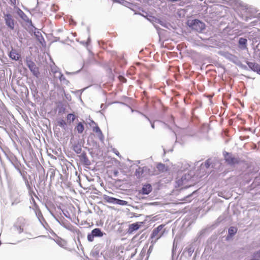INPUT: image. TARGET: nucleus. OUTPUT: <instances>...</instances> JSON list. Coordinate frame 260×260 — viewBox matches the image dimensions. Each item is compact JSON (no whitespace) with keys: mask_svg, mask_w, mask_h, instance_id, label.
Masks as SVG:
<instances>
[{"mask_svg":"<svg viewBox=\"0 0 260 260\" xmlns=\"http://www.w3.org/2000/svg\"><path fill=\"white\" fill-rule=\"evenodd\" d=\"M187 25L192 29L198 32H201L205 28V24L204 23L198 19H194L190 21H188Z\"/></svg>","mask_w":260,"mask_h":260,"instance_id":"f257e3e1","label":"nucleus"},{"mask_svg":"<svg viewBox=\"0 0 260 260\" xmlns=\"http://www.w3.org/2000/svg\"><path fill=\"white\" fill-rule=\"evenodd\" d=\"M247 65L252 70L257 72V73L260 72V66L258 63L249 62L247 63Z\"/></svg>","mask_w":260,"mask_h":260,"instance_id":"6e6552de","label":"nucleus"},{"mask_svg":"<svg viewBox=\"0 0 260 260\" xmlns=\"http://www.w3.org/2000/svg\"><path fill=\"white\" fill-rule=\"evenodd\" d=\"M164 227V225L160 224L157 228L154 229L151 235V238H156V240L159 239L164 234V233H160V231L162 230Z\"/></svg>","mask_w":260,"mask_h":260,"instance_id":"20e7f679","label":"nucleus"},{"mask_svg":"<svg viewBox=\"0 0 260 260\" xmlns=\"http://www.w3.org/2000/svg\"><path fill=\"white\" fill-rule=\"evenodd\" d=\"M140 228V225L137 223H135L129 225V230L133 232L138 230Z\"/></svg>","mask_w":260,"mask_h":260,"instance_id":"2eb2a0df","label":"nucleus"},{"mask_svg":"<svg viewBox=\"0 0 260 260\" xmlns=\"http://www.w3.org/2000/svg\"><path fill=\"white\" fill-rule=\"evenodd\" d=\"M103 198L105 202L109 203L115 204V202L116 201L115 198L109 197L106 194L103 195Z\"/></svg>","mask_w":260,"mask_h":260,"instance_id":"9d476101","label":"nucleus"},{"mask_svg":"<svg viewBox=\"0 0 260 260\" xmlns=\"http://www.w3.org/2000/svg\"><path fill=\"white\" fill-rule=\"evenodd\" d=\"M144 173L143 169L139 167L135 172V175L137 176V178H140L142 176V175Z\"/></svg>","mask_w":260,"mask_h":260,"instance_id":"4468645a","label":"nucleus"},{"mask_svg":"<svg viewBox=\"0 0 260 260\" xmlns=\"http://www.w3.org/2000/svg\"><path fill=\"white\" fill-rule=\"evenodd\" d=\"M237 232V229L235 227L231 226L229 229V235L231 236L234 235Z\"/></svg>","mask_w":260,"mask_h":260,"instance_id":"dca6fc26","label":"nucleus"},{"mask_svg":"<svg viewBox=\"0 0 260 260\" xmlns=\"http://www.w3.org/2000/svg\"><path fill=\"white\" fill-rule=\"evenodd\" d=\"M26 64L32 74L35 77H38L40 75V72L39 68L37 67L36 64L31 60L27 61Z\"/></svg>","mask_w":260,"mask_h":260,"instance_id":"39448f33","label":"nucleus"},{"mask_svg":"<svg viewBox=\"0 0 260 260\" xmlns=\"http://www.w3.org/2000/svg\"><path fill=\"white\" fill-rule=\"evenodd\" d=\"M76 118V117L74 114L70 113L67 115V119L68 120H70V122H73L75 120Z\"/></svg>","mask_w":260,"mask_h":260,"instance_id":"a211bd4d","label":"nucleus"},{"mask_svg":"<svg viewBox=\"0 0 260 260\" xmlns=\"http://www.w3.org/2000/svg\"><path fill=\"white\" fill-rule=\"evenodd\" d=\"M58 124L60 127H64L66 125V122L64 120L61 119L58 121Z\"/></svg>","mask_w":260,"mask_h":260,"instance_id":"6ab92c4d","label":"nucleus"},{"mask_svg":"<svg viewBox=\"0 0 260 260\" xmlns=\"http://www.w3.org/2000/svg\"><path fill=\"white\" fill-rule=\"evenodd\" d=\"M103 233L101 230L99 228L93 229L91 233L88 234L87 235V239L89 242H92L95 237H102Z\"/></svg>","mask_w":260,"mask_h":260,"instance_id":"7ed1b4c3","label":"nucleus"},{"mask_svg":"<svg viewBox=\"0 0 260 260\" xmlns=\"http://www.w3.org/2000/svg\"><path fill=\"white\" fill-rule=\"evenodd\" d=\"M5 18L6 24L11 29H13L14 26V20L11 15L10 14H7L5 15Z\"/></svg>","mask_w":260,"mask_h":260,"instance_id":"423d86ee","label":"nucleus"},{"mask_svg":"<svg viewBox=\"0 0 260 260\" xmlns=\"http://www.w3.org/2000/svg\"><path fill=\"white\" fill-rule=\"evenodd\" d=\"M91 123L95 125V126L93 127V132L95 133L99 136H102V133L100 127L93 121H91Z\"/></svg>","mask_w":260,"mask_h":260,"instance_id":"9b49d317","label":"nucleus"},{"mask_svg":"<svg viewBox=\"0 0 260 260\" xmlns=\"http://www.w3.org/2000/svg\"><path fill=\"white\" fill-rule=\"evenodd\" d=\"M223 155L225 162L229 165L234 166L240 162V158L235 157L231 153L225 152Z\"/></svg>","mask_w":260,"mask_h":260,"instance_id":"f03ea898","label":"nucleus"},{"mask_svg":"<svg viewBox=\"0 0 260 260\" xmlns=\"http://www.w3.org/2000/svg\"><path fill=\"white\" fill-rule=\"evenodd\" d=\"M209 165H210L208 161L205 162V166L207 168L209 167Z\"/></svg>","mask_w":260,"mask_h":260,"instance_id":"412c9836","label":"nucleus"},{"mask_svg":"<svg viewBox=\"0 0 260 260\" xmlns=\"http://www.w3.org/2000/svg\"><path fill=\"white\" fill-rule=\"evenodd\" d=\"M152 186L150 184H147L143 185L141 193L143 194H148L152 191Z\"/></svg>","mask_w":260,"mask_h":260,"instance_id":"1a4fd4ad","label":"nucleus"},{"mask_svg":"<svg viewBox=\"0 0 260 260\" xmlns=\"http://www.w3.org/2000/svg\"><path fill=\"white\" fill-rule=\"evenodd\" d=\"M151 126L153 128H154V123H151Z\"/></svg>","mask_w":260,"mask_h":260,"instance_id":"4be33fe9","label":"nucleus"},{"mask_svg":"<svg viewBox=\"0 0 260 260\" xmlns=\"http://www.w3.org/2000/svg\"><path fill=\"white\" fill-rule=\"evenodd\" d=\"M153 245H151L149 249H148V252H147V253L148 255H149L151 252L153 250Z\"/></svg>","mask_w":260,"mask_h":260,"instance_id":"aec40b11","label":"nucleus"},{"mask_svg":"<svg viewBox=\"0 0 260 260\" xmlns=\"http://www.w3.org/2000/svg\"><path fill=\"white\" fill-rule=\"evenodd\" d=\"M75 131H76L78 133L81 134L83 132L84 129V126L82 122H79L76 126L75 127Z\"/></svg>","mask_w":260,"mask_h":260,"instance_id":"f8f14e48","label":"nucleus"},{"mask_svg":"<svg viewBox=\"0 0 260 260\" xmlns=\"http://www.w3.org/2000/svg\"><path fill=\"white\" fill-rule=\"evenodd\" d=\"M115 200L116 201L115 202V204H118V205H122V206L126 205L127 204V201H125L124 200H121L118 199L116 198H115Z\"/></svg>","mask_w":260,"mask_h":260,"instance_id":"f3484780","label":"nucleus"},{"mask_svg":"<svg viewBox=\"0 0 260 260\" xmlns=\"http://www.w3.org/2000/svg\"><path fill=\"white\" fill-rule=\"evenodd\" d=\"M9 57L13 60H18L21 57L20 54L15 49H12L9 54Z\"/></svg>","mask_w":260,"mask_h":260,"instance_id":"0eeeda50","label":"nucleus"},{"mask_svg":"<svg viewBox=\"0 0 260 260\" xmlns=\"http://www.w3.org/2000/svg\"><path fill=\"white\" fill-rule=\"evenodd\" d=\"M11 1H12V0H10Z\"/></svg>","mask_w":260,"mask_h":260,"instance_id":"5701e85b","label":"nucleus"},{"mask_svg":"<svg viewBox=\"0 0 260 260\" xmlns=\"http://www.w3.org/2000/svg\"><path fill=\"white\" fill-rule=\"evenodd\" d=\"M247 40L246 39L241 38L239 40V44L240 45L242 49L246 48V44Z\"/></svg>","mask_w":260,"mask_h":260,"instance_id":"ddd939ff","label":"nucleus"}]
</instances>
